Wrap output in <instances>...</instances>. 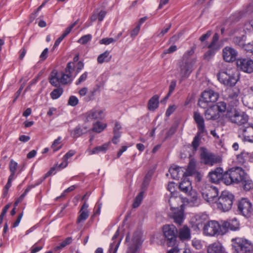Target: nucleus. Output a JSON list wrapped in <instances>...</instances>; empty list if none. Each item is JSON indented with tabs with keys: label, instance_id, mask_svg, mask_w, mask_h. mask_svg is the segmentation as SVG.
<instances>
[{
	"label": "nucleus",
	"instance_id": "1",
	"mask_svg": "<svg viewBox=\"0 0 253 253\" xmlns=\"http://www.w3.org/2000/svg\"><path fill=\"white\" fill-rule=\"evenodd\" d=\"M246 174L241 168H232L224 172V183L226 185L240 183Z\"/></svg>",
	"mask_w": 253,
	"mask_h": 253
},
{
	"label": "nucleus",
	"instance_id": "2",
	"mask_svg": "<svg viewBox=\"0 0 253 253\" xmlns=\"http://www.w3.org/2000/svg\"><path fill=\"white\" fill-rule=\"evenodd\" d=\"M193 119L197 125L198 132L197 135L193 139L192 145L193 150H196L200 145L201 134L207 133V130L206 129L204 118L199 112L195 111L194 112Z\"/></svg>",
	"mask_w": 253,
	"mask_h": 253
},
{
	"label": "nucleus",
	"instance_id": "3",
	"mask_svg": "<svg viewBox=\"0 0 253 253\" xmlns=\"http://www.w3.org/2000/svg\"><path fill=\"white\" fill-rule=\"evenodd\" d=\"M179 188L180 191L187 194V202L192 206L198 205V196L196 192L192 190L191 183L186 177H184L180 183Z\"/></svg>",
	"mask_w": 253,
	"mask_h": 253
},
{
	"label": "nucleus",
	"instance_id": "4",
	"mask_svg": "<svg viewBox=\"0 0 253 253\" xmlns=\"http://www.w3.org/2000/svg\"><path fill=\"white\" fill-rule=\"evenodd\" d=\"M232 249L236 253H253V245L243 238H233L231 240Z\"/></svg>",
	"mask_w": 253,
	"mask_h": 253
},
{
	"label": "nucleus",
	"instance_id": "5",
	"mask_svg": "<svg viewBox=\"0 0 253 253\" xmlns=\"http://www.w3.org/2000/svg\"><path fill=\"white\" fill-rule=\"evenodd\" d=\"M218 81L227 86H233L237 83L239 77L237 72L231 70H221L217 74Z\"/></svg>",
	"mask_w": 253,
	"mask_h": 253
},
{
	"label": "nucleus",
	"instance_id": "6",
	"mask_svg": "<svg viewBox=\"0 0 253 253\" xmlns=\"http://www.w3.org/2000/svg\"><path fill=\"white\" fill-rule=\"evenodd\" d=\"M234 195L230 192L223 191L216 202L217 208L222 211H229L233 205Z\"/></svg>",
	"mask_w": 253,
	"mask_h": 253
},
{
	"label": "nucleus",
	"instance_id": "7",
	"mask_svg": "<svg viewBox=\"0 0 253 253\" xmlns=\"http://www.w3.org/2000/svg\"><path fill=\"white\" fill-rule=\"evenodd\" d=\"M218 98V94L213 90H205L201 94L198 105L201 108H206L210 106V103L216 102Z\"/></svg>",
	"mask_w": 253,
	"mask_h": 253
},
{
	"label": "nucleus",
	"instance_id": "8",
	"mask_svg": "<svg viewBox=\"0 0 253 253\" xmlns=\"http://www.w3.org/2000/svg\"><path fill=\"white\" fill-rule=\"evenodd\" d=\"M203 232L205 235L210 236L224 234L222 225L220 226L217 221L214 220L210 221L205 224Z\"/></svg>",
	"mask_w": 253,
	"mask_h": 253
},
{
	"label": "nucleus",
	"instance_id": "9",
	"mask_svg": "<svg viewBox=\"0 0 253 253\" xmlns=\"http://www.w3.org/2000/svg\"><path fill=\"white\" fill-rule=\"evenodd\" d=\"M230 121L239 126L247 124L248 121V116L244 112L239 111L234 109L232 111L228 112L227 114Z\"/></svg>",
	"mask_w": 253,
	"mask_h": 253
},
{
	"label": "nucleus",
	"instance_id": "10",
	"mask_svg": "<svg viewBox=\"0 0 253 253\" xmlns=\"http://www.w3.org/2000/svg\"><path fill=\"white\" fill-rule=\"evenodd\" d=\"M193 64L191 61L187 60H181L179 62L180 82L189 77L193 70Z\"/></svg>",
	"mask_w": 253,
	"mask_h": 253
},
{
	"label": "nucleus",
	"instance_id": "11",
	"mask_svg": "<svg viewBox=\"0 0 253 253\" xmlns=\"http://www.w3.org/2000/svg\"><path fill=\"white\" fill-rule=\"evenodd\" d=\"M163 232L165 238L168 241L169 246H172L176 238L177 230L173 225H165L163 226Z\"/></svg>",
	"mask_w": 253,
	"mask_h": 253
},
{
	"label": "nucleus",
	"instance_id": "12",
	"mask_svg": "<svg viewBox=\"0 0 253 253\" xmlns=\"http://www.w3.org/2000/svg\"><path fill=\"white\" fill-rule=\"evenodd\" d=\"M237 207L239 212L246 217L250 216L253 211L252 203L246 198L239 201Z\"/></svg>",
	"mask_w": 253,
	"mask_h": 253
},
{
	"label": "nucleus",
	"instance_id": "13",
	"mask_svg": "<svg viewBox=\"0 0 253 253\" xmlns=\"http://www.w3.org/2000/svg\"><path fill=\"white\" fill-rule=\"evenodd\" d=\"M201 163L205 165L212 166L220 162V159L213 154L204 150L200 155Z\"/></svg>",
	"mask_w": 253,
	"mask_h": 253
},
{
	"label": "nucleus",
	"instance_id": "14",
	"mask_svg": "<svg viewBox=\"0 0 253 253\" xmlns=\"http://www.w3.org/2000/svg\"><path fill=\"white\" fill-rule=\"evenodd\" d=\"M203 198L208 202H212L218 195V189L214 186H208L202 190Z\"/></svg>",
	"mask_w": 253,
	"mask_h": 253
},
{
	"label": "nucleus",
	"instance_id": "15",
	"mask_svg": "<svg viewBox=\"0 0 253 253\" xmlns=\"http://www.w3.org/2000/svg\"><path fill=\"white\" fill-rule=\"evenodd\" d=\"M237 67L244 72H253V60L250 58H239L236 61Z\"/></svg>",
	"mask_w": 253,
	"mask_h": 253
},
{
	"label": "nucleus",
	"instance_id": "16",
	"mask_svg": "<svg viewBox=\"0 0 253 253\" xmlns=\"http://www.w3.org/2000/svg\"><path fill=\"white\" fill-rule=\"evenodd\" d=\"M87 122L95 120H102L105 116L104 110L93 108L85 114Z\"/></svg>",
	"mask_w": 253,
	"mask_h": 253
},
{
	"label": "nucleus",
	"instance_id": "17",
	"mask_svg": "<svg viewBox=\"0 0 253 253\" xmlns=\"http://www.w3.org/2000/svg\"><path fill=\"white\" fill-rule=\"evenodd\" d=\"M223 169L220 168H217L213 171L209 172L208 178L210 181L212 183H218L222 180L224 183V173H223Z\"/></svg>",
	"mask_w": 253,
	"mask_h": 253
},
{
	"label": "nucleus",
	"instance_id": "18",
	"mask_svg": "<svg viewBox=\"0 0 253 253\" xmlns=\"http://www.w3.org/2000/svg\"><path fill=\"white\" fill-rule=\"evenodd\" d=\"M223 57L226 62H230L235 61L237 55V52L234 48L226 46L222 50Z\"/></svg>",
	"mask_w": 253,
	"mask_h": 253
},
{
	"label": "nucleus",
	"instance_id": "19",
	"mask_svg": "<svg viewBox=\"0 0 253 253\" xmlns=\"http://www.w3.org/2000/svg\"><path fill=\"white\" fill-rule=\"evenodd\" d=\"M242 126L239 129L240 132L244 136L246 140L253 142V126Z\"/></svg>",
	"mask_w": 253,
	"mask_h": 253
},
{
	"label": "nucleus",
	"instance_id": "20",
	"mask_svg": "<svg viewBox=\"0 0 253 253\" xmlns=\"http://www.w3.org/2000/svg\"><path fill=\"white\" fill-rule=\"evenodd\" d=\"M239 222L236 218L230 219L224 221L222 224V227L225 233L228 229L231 230H237L239 228Z\"/></svg>",
	"mask_w": 253,
	"mask_h": 253
},
{
	"label": "nucleus",
	"instance_id": "21",
	"mask_svg": "<svg viewBox=\"0 0 253 253\" xmlns=\"http://www.w3.org/2000/svg\"><path fill=\"white\" fill-rule=\"evenodd\" d=\"M238 94V89H229V95L227 98V101L231 106H237L239 104Z\"/></svg>",
	"mask_w": 253,
	"mask_h": 253
},
{
	"label": "nucleus",
	"instance_id": "22",
	"mask_svg": "<svg viewBox=\"0 0 253 253\" xmlns=\"http://www.w3.org/2000/svg\"><path fill=\"white\" fill-rule=\"evenodd\" d=\"M220 115L215 106H211L205 112V116L207 120H216L220 117Z\"/></svg>",
	"mask_w": 253,
	"mask_h": 253
},
{
	"label": "nucleus",
	"instance_id": "23",
	"mask_svg": "<svg viewBox=\"0 0 253 253\" xmlns=\"http://www.w3.org/2000/svg\"><path fill=\"white\" fill-rule=\"evenodd\" d=\"M88 207V205L86 202H84L79 211L80 214L77 220V223L84 221L88 218L89 216V211L87 210Z\"/></svg>",
	"mask_w": 253,
	"mask_h": 253
},
{
	"label": "nucleus",
	"instance_id": "24",
	"mask_svg": "<svg viewBox=\"0 0 253 253\" xmlns=\"http://www.w3.org/2000/svg\"><path fill=\"white\" fill-rule=\"evenodd\" d=\"M174 184L175 183L173 182H169L168 185V190L170 192L171 196L169 200V206L171 208H175L176 207H173L172 202L175 201L177 199L179 200V198L178 197V193L177 192H174Z\"/></svg>",
	"mask_w": 253,
	"mask_h": 253
},
{
	"label": "nucleus",
	"instance_id": "25",
	"mask_svg": "<svg viewBox=\"0 0 253 253\" xmlns=\"http://www.w3.org/2000/svg\"><path fill=\"white\" fill-rule=\"evenodd\" d=\"M87 132V127L85 126H83L79 125L73 129L71 132V136L74 138H77L81 136Z\"/></svg>",
	"mask_w": 253,
	"mask_h": 253
},
{
	"label": "nucleus",
	"instance_id": "26",
	"mask_svg": "<svg viewBox=\"0 0 253 253\" xmlns=\"http://www.w3.org/2000/svg\"><path fill=\"white\" fill-rule=\"evenodd\" d=\"M196 163L195 160H191L188 166L186 171L181 170V174L183 177H187L188 176H191L196 173Z\"/></svg>",
	"mask_w": 253,
	"mask_h": 253
},
{
	"label": "nucleus",
	"instance_id": "27",
	"mask_svg": "<svg viewBox=\"0 0 253 253\" xmlns=\"http://www.w3.org/2000/svg\"><path fill=\"white\" fill-rule=\"evenodd\" d=\"M110 145V143H106L103 144L101 146H99L95 147L93 149H88L86 152H87L89 155H91L93 154H98L99 153H105L106 151L108 150Z\"/></svg>",
	"mask_w": 253,
	"mask_h": 253
},
{
	"label": "nucleus",
	"instance_id": "28",
	"mask_svg": "<svg viewBox=\"0 0 253 253\" xmlns=\"http://www.w3.org/2000/svg\"><path fill=\"white\" fill-rule=\"evenodd\" d=\"M160 96L156 94L152 97L148 101L147 108L151 111H154L159 107Z\"/></svg>",
	"mask_w": 253,
	"mask_h": 253
},
{
	"label": "nucleus",
	"instance_id": "29",
	"mask_svg": "<svg viewBox=\"0 0 253 253\" xmlns=\"http://www.w3.org/2000/svg\"><path fill=\"white\" fill-rule=\"evenodd\" d=\"M185 170L184 168L173 166L169 168V171L173 179H177L180 178L181 175L182 176L181 170Z\"/></svg>",
	"mask_w": 253,
	"mask_h": 253
},
{
	"label": "nucleus",
	"instance_id": "30",
	"mask_svg": "<svg viewBox=\"0 0 253 253\" xmlns=\"http://www.w3.org/2000/svg\"><path fill=\"white\" fill-rule=\"evenodd\" d=\"M223 247L219 243H214L208 248V253H222Z\"/></svg>",
	"mask_w": 253,
	"mask_h": 253
},
{
	"label": "nucleus",
	"instance_id": "31",
	"mask_svg": "<svg viewBox=\"0 0 253 253\" xmlns=\"http://www.w3.org/2000/svg\"><path fill=\"white\" fill-rule=\"evenodd\" d=\"M178 237L181 240H188L190 238V230L186 226H184L183 228L179 230Z\"/></svg>",
	"mask_w": 253,
	"mask_h": 253
},
{
	"label": "nucleus",
	"instance_id": "32",
	"mask_svg": "<svg viewBox=\"0 0 253 253\" xmlns=\"http://www.w3.org/2000/svg\"><path fill=\"white\" fill-rule=\"evenodd\" d=\"M111 58L112 56L110 54V51L106 50L98 56L97 62L99 64H102L104 62L110 61Z\"/></svg>",
	"mask_w": 253,
	"mask_h": 253
},
{
	"label": "nucleus",
	"instance_id": "33",
	"mask_svg": "<svg viewBox=\"0 0 253 253\" xmlns=\"http://www.w3.org/2000/svg\"><path fill=\"white\" fill-rule=\"evenodd\" d=\"M240 183H242L244 189L246 191H249L253 187V182L250 179L247 174Z\"/></svg>",
	"mask_w": 253,
	"mask_h": 253
},
{
	"label": "nucleus",
	"instance_id": "34",
	"mask_svg": "<svg viewBox=\"0 0 253 253\" xmlns=\"http://www.w3.org/2000/svg\"><path fill=\"white\" fill-rule=\"evenodd\" d=\"M49 80L50 84L54 86L57 87L61 84L60 82L59 73L52 72V75L50 77Z\"/></svg>",
	"mask_w": 253,
	"mask_h": 253
},
{
	"label": "nucleus",
	"instance_id": "35",
	"mask_svg": "<svg viewBox=\"0 0 253 253\" xmlns=\"http://www.w3.org/2000/svg\"><path fill=\"white\" fill-rule=\"evenodd\" d=\"M59 75L61 84H66L71 82V75H69L66 73H64L63 72L59 73Z\"/></svg>",
	"mask_w": 253,
	"mask_h": 253
},
{
	"label": "nucleus",
	"instance_id": "36",
	"mask_svg": "<svg viewBox=\"0 0 253 253\" xmlns=\"http://www.w3.org/2000/svg\"><path fill=\"white\" fill-rule=\"evenodd\" d=\"M106 124L102 123L98 121L93 124L92 130L94 132L100 133L102 132L106 127Z\"/></svg>",
	"mask_w": 253,
	"mask_h": 253
},
{
	"label": "nucleus",
	"instance_id": "37",
	"mask_svg": "<svg viewBox=\"0 0 253 253\" xmlns=\"http://www.w3.org/2000/svg\"><path fill=\"white\" fill-rule=\"evenodd\" d=\"M63 88L61 87H58L53 89L50 93V95L52 99H57L63 94Z\"/></svg>",
	"mask_w": 253,
	"mask_h": 253
},
{
	"label": "nucleus",
	"instance_id": "38",
	"mask_svg": "<svg viewBox=\"0 0 253 253\" xmlns=\"http://www.w3.org/2000/svg\"><path fill=\"white\" fill-rule=\"evenodd\" d=\"M17 167V163L13 160H11L9 165V170L10 171V175L9 176H11V177H14Z\"/></svg>",
	"mask_w": 253,
	"mask_h": 253
},
{
	"label": "nucleus",
	"instance_id": "39",
	"mask_svg": "<svg viewBox=\"0 0 253 253\" xmlns=\"http://www.w3.org/2000/svg\"><path fill=\"white\" fill-rule=\"evenodd\" d=\"M61 137L59 136L57 139L54 140L52 144L51 145V148L53 149V151H56L59 150L62 147L61 143Z\"/></svg>",
	"mask_w": 253,
	"mask_h": 253
},
{
	"label": "nucleus",
	"instance_id": "40",
	"mask_svg": "<svg viewBox=\"0 0 253 253\" xmlns=\"http://www.w3.org/2000/svg\"><path fill=\"white\" fill-rule=\"evenodd\" d=\"M92 39V36L90 34H87L82 36L78 41L82 44H85L90 42Z\"/></svg>",
	"mask_w": 253,
	"mask_h": 253
},
{
	"label": "nucleus",
	"instance_id": "41",
	"mask_svg": "<svg viewBox=\"0 0 253 253\" xmlns=\"http://www.w3.org/2000/svg\"><path fill=\"white\" fill-rule=\"evenodd\" d=\"M143 192H141L136 197V198L134 199V201L133 203V207L134 208H137L140 205V204L142 200V199H143Z\"/></svg>",
	"mask_w": 253,
	"mask_h": 253
},
{
	"label": "nucleus",
	"instance_id": "42",
	"mask_svg": "<svg viewBox=\"0 0 253 253\" xmlns=\"http://www.w3.org/2000/svg\"><path fill=\"white\" fill-rule=\"evenodd\" d=\"M77 187V186L76 185H72V186H70L67 189L65 190L60 196L57 197L56 198V200H58L60 198L65 197L67 193H69V192L74 191Z\"/></svg>",
	"mask_w": 253,
	"mask_h": 253
},
{
	"label": "nucleus",
	"instance_id": "43",
	"mask_svg": "<svg viewBox=\"0 0 253 253\" xmlns=\"http://www.w3.org/2000/svg\"><path fill=\"white\" fill-rule=\"evenodd\" d=\"M216 107L218 113L224 112L226 110V104L224 102H219L217 103L216 106H214Z\"/></svg>",
	"mask_w": 253,
	"mask_h": 253
},
{
	"label": "nucleus",
	"instance_id": "44",
	"mask_svg": "<svg viewBox=\"0 0 253 253\" xmlns=\"http://www.w3.org/2000/svg\"><path fill=\"white\" fill-rule=\"evenodd\" d=\"M195 49V46H193L191 48V49H190L189 50L187 51L184 53V54L183 55V56L182 57V60H187L191 61V60L189 58V56H191L192 55H193L194 54Z\"/></svg>",
	"mask_w": 253,
	"mask_h": 253
},
{
	"label": "nucleus",
	"instance_id": "45",
	"mask_svg": "<svg viewBox=\"0 0 253 253\" xmlns=\"http://www.w3.org/2000/svg\"><path fill=\"white\" fill-rule=\"evenodd\" d=\"M79 103V100L77 97L75 96H71L68 101V105H70L71 106H75Z\"/></svg>",
	"mask_w": 253,
	"mask_h": 253
},
{
	"label": "nucleus",
	"instance_id": "46",
	"mask_svg": "<svg viewBox=\"0 0 253 253\" xmlns=\"http://www.w3.org/2000/svg\"><path fill=\"white\" fill-rule=\"evenodd\" d=\"M174 222L178 225H181L183 219V214L182 213L175 214L173 215Z\"/></svg>",
	"mask_w": 253,
	"mask_h": 253
},
{
	"label": "nucleus",
	"instance_id": "47",
	"mask_svg": "<svg viewBox=\"0 0 253 253\" xmlns=\"http://www.w3.org/2000/svg\"><path fill=\"white\" fill-rule=\"evenodd\" d=\"M75 64L74 62H69L65 68V73L71 75L72 73L74 70Z\"/></svg>",
	"mask_w": 253,
	"mask_h": 253
},
{
	"label": "nucleus",
	"instance_id": "48",
	"mask_svg": "<svg viewBox=\"0 0 253 253\" xmlns=\"http://www.w3.org/2000/svg\"><path fill=\"white\" fill-rule=\"evenodd\" d=\"M116 41V40H115V39H113L112 38H103L101 39L99 41L100 44H105V45H108L112 42H114Z\"/></svg>",
	"mask_w": 253,
	"mask_h": 253
},
{
	"label": "nucleus",
	"instance_id": "49",
	"mask_svg": "<svg viewBox=\"0 0 253 253\" xmlns=\"http://www.w3.org/2000/svg\"><path fill=\"white\" fill-rule=\"evenodd\" d=\"M78 20L76 21L74 23L71 24L70 26L66 29L63 34V37L65 38L71 31L72 29L77 25Z\"/></svg>",
	"mask_w": 253,
	"mask_h": 253
},
{
	"label": "nucleus",
	"instance_id": "50",
	"mask_svg": "<svg viewBox=\"0 0 253 253\" xmlns=\"http://www.w3.org/2000/svg\"><path fill=\"white\" fill-rule=\"evenodd\" d=\"M176 83L175 81H172L169 86V92L167 94V97H169L171 94L173 93L176 87Z\"/></svg>",
	"mask_w": 253,
	"mask_h": 253
},
{
	"label": "nucleus",
	"instance_id": "51",
	"mask_svg": "<svg viewBox=\"0 0 253 253\" xmlns=\"http://www.w3.org/2000/svg\"><path fill=\"white\" fill-rule=\"evenodd\" d=\"M120 243V241H119L116 245L114 243H111L110 245L109 253H116Z\"/></svg>",
	"mask_w": 253,
	"mask_h": 253
},
{
	"label": "nucleus",
	"instance_id": "52",
	"mask_svg": "<svg viewBox=\"0 0 253 253\" xmlns=\"http://www.w3.org/2000/svg\"><path fill=\"white\" fill-rule=\"evenodd\" d=\"M244 48L247 52L253 54V41L244 45Z\"/></svg>",
	"mask_w": 253,
	"mask_h": 253
},
{
	"label": "nucleus",
	"instance_id": "53",
	"mask_svg": "<svg viewBox=\"0 0 253 253\" xmlns=\"http://www.w3.org/2000/svg\"><path fill=\"white\" fill-rule=\"evenodd\" d=\"M176 107L174 105L169 106L167 109L166 115L167 117H169L171 114H172L174 111L176 110Z\"/></svg>",
	"mask_w": 253,
	"mask_h": 253
},
{
	"label": "nucleus",
	"instance_id": "54",
	"mask_svg": "<svg viewBox=\"0 0 253 253\" xmlns=\"http://www.w3.org/2000/svg\"><path fill=\"white\" fill-rule=\"evenodd\" d=\"M9 207H10L9 205H6V206H4V207L2 209V211L0 215V225L1 224V223L3 221V217L5 215V214L6 213L8 209L9 208Z\"/></svg>",
	"mask_w": 253,
	"mask_h": 253
},
{
	"label": "nucleus",
	"instance_id": "55",
	"mask_svg": "<svg viewBox=\"0 0 253 253\" xmlns=\"http://www.w3.org/2000/svg\"><path fill=\"white\" fill-rule=\"evenodd\" d=\"M218 38H219V37H218V34L215 33L213 35V36L212 37V42L209 45L208 47L209 48H212L214 46V45L215 44L216 42H217V41L218 40Z\"/></svg>",
	"mask_w": 253,
	"mask_h": 253
},
{
	"label": "nucleus",
	"instance_id": "56",
	"mask_svg": "<svg viewBox=\"0 0 253 253\" xmlns=\"http://www.w3.org/2000/svg\"><path fill=\"white\" fill-rule=\"evenodd\" d=\"M72 242V237H67L65 239L63 242H62L60 244V247L61 248H64L66 246L70 245Z\"/></svg>",
	"mask_w": 253,
	"mask_h": 253
},
{
	"label": "nucleus",
	"instance_id": "57",
	"mask_svg": "<svg viewBox=\"0 0 253 253\" xmlns=\"http://www.w3.org/2000/svg\"><path fill=\"white\" fill-rule=\"evenodd\" d=\"M140 29V25H137L130 33V36L132 38L136 37L139 33Z\"/></svg>",
	"mask_w": 253,
	"mask_h": 253
},
{
	"label": "nucleus",
	"instance_id": "58",
	"mask_svg": "<svg viewBox=\"0 0 253 253\" xmlns=\"http://www.w3.org/2000/svg\"><path fill=\"white\" fill-rule=\"evenodd\" d=\"M87 77V73L85 72L84 74H83L79 78L78 80L76 82V84L78 85L80 84L83 82H84L86 80Z\"/></svg>",
	"mask_w": 253,
	"mask_h": 253
},
{
	"label": "nucleus",
	"instance_id": "59",
	"mask_svg": "<svg viewBox=\"0 0 253 253\" xmlns=\"http://www.w3.org/2000/svg\"><path fill=\"white\" fill-rule=\"evenodd\" d=\"M170 27H171V24H168L166 28H164L162 30L161 32L157 35V36L159 37H163L165 34H166L169 31V30L170 29Z\"/></svg>",
	"mask_w": 253,
	"mask_h": 253
},
{
	"label": "nucleus",
	"instance_id": "60",
	"mask_svg": "<svg viewBox=\"0 0 253 253\" xmlns=\"http://www.w3.org/2000/svg\"><path fill=\"white\" fill-rule=\"evenodd\" d=\"M48 52V49L47 48H45L40 55V57L41 61H44L47 58Z\"/></svg>",
	"mask_w": 253,
	"mask_h": 253
},
{
	"label": "nucleus",
	"instance_id": "61",
	"mask_svg": "<svg viewBox=\"0 0 253 253\" xmlns=\"http://www.w3.org/2000/svg\"><path fill=\"white\" fill-rule=\"evenodd\" d=\"M151 175L149 173H147L144 177L143 182V185L144 186H146L147 185H148L149 183V181L151 180Z\"/></svg>",
	"mask_w": 253,
	"mask_h": 253
},
{
	"label": "nucleus",
	"instance_id": "62",
	"mask_svg": "<svg viewBox=\"0 0 253 253\" xmlns=\"http://www.w3.org/2000/svg\"><path fill=\"white\" fill-rule=\"evenodd\" d=\"M177 50V46L175 45L170 46L168 49L165 50L164 52V54L171 53Z\"/></svg>",
	"mask_w": 253,
	"mask_h": 253
},
{
	"label": "nucleus",
	"instance_id": "63",
	"mask_svg": "<svg viewBox=\"0 0 253 253\" xmlns=\"http://www.w3.org/2000/svg\"><path fill=\"white\" fill-rule=\"evenodd\" d=\"M214 54V51L211 50L208 51L204 55V58L207 60H210Z\"/></svg>",
	"mask_w": 253,
	"mask_h": 253
},
{
	"label": "nucleus",
	"instance_id": "64",
	"mask_svg": "<svg viewBox=\"0 0 253 253\" xmlns=\"http://www.w3.org/2000/svg\"><path fill=\"white\" fill-rule=\"evenodd\" d=\"M106 11L104 10H101L98 13H97L98 20L99 22L103 21L104 18L106 15Z\"/></svg>",
	"mask_w": 253,
	"mask_h": 253
}]
</instances>
